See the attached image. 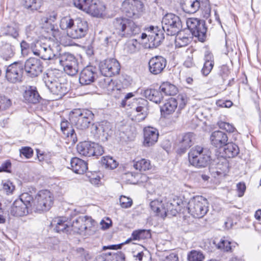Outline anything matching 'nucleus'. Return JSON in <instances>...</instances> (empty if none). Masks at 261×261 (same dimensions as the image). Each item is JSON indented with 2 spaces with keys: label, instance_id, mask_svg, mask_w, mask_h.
<instances>
[{
  "label": "nucleus",
  "instance_id": "obj_1",
  "mask_svg": "<svg viewBox=\"0 0 261 261\" xmlns=\"http://www.w3.org/2000/svg\"><path fill=\"white\" fill-rule=\"evenodd\" d=\"M180 202L181 201L179 199H173L171 202L168 201L166 203L163 202L162 200L156 199L150 202V206L156 215L164 218L168 214L176 216L180 211Z\"/></svg>",
  "mask_w": 261,
  "mask_h": 261
},
{
  "label": "nucleus",
  "instance_id": "obj_2",
  "mask_svg": "<svg viewBox=\"0 0 261 261\" xmlns=\"http://www.w3.org/2000/svg\"><path fill=\"white\" fill-rule=\"evenodd\" d=\"M93 117V113L88 109H75L69 114V120L76 129L84 130L90 126Z\"/></svg>",
  "mask_w": 261,
  "mask_h": 261
},
{
  "label": "nucleus",
  "instance_id": "obj_3",
  "mask_svg": "<svg viewBox=\"0 0 261 261\" xmlns=\"http://www.w3.org/2000/svg\"><path fill=\"white\" fill-rule=\"evenodd\" d=\"M188 158L190 164L198 168L206 167L211 161L209 151L200 146H196L190 150Z\"/></svg>",
  "mask_w": 261,
  "mask_h": 261
},
{
  "label": "nucleus",
  "instance_id": "obj_4",
  "mask_svg": "<svg viewBox=\"0 0 261 261\" xmlns=\"http://www.w3.org/2000/svg\"><path fill=\"white\" fill-rule=\"evenodd\" d=\"M56 54L57 56L54 60H58L67 74L73 76L77 73L79 64L76 58L73 55L66 52L58 53L57 48Z\"/></svg>",
  "mask_w": 261,
  "mask_h": 261
},
{
  "label": "nucleus",
  "instance_id": "obj_5",
  "mask_svg": "<svg viewBox=\"0 0 261 261\" xmlns=\"http://www.w3.org/2000/svg\"><path fill=\"white\" fill-rule=\"evenodd\" d=\"M208 203L206 199L202 196H196L191 198L188 204L189 213L194 218L203 217L208 211Z\"/></svg>",
  "mask_w": 261,
  "mask_h": 261
},
{
  "label": "nucleus",
  "instance_id": "obj_6",
  "mask_svg": "<svg viewBox=\"0 0 261 261\" xmlns=\"http://www.w3.org/2000/svg\"><path fill=\"white\" fill-rule=\"evenodd\" d=\"M162 29L169 36H173L179 32L182 28L180 18L173 13H168L163 18Z\"/></svg>",
  "mask_w": 261,
  "mask_h": 261
},
{
  "label": "nucleus",
  "instance_id": "obj_7",
  "mask_svg": "<svg viewBox=\"0 0 261 261\" xmlns=\"http://www.w3.org/2000/svg\"><path fill=\"white\" fill-rule=\"evenodd\" d=\"M186 23L188 30L193 36L201 42L205 40L207 28L204 20L196 18H189L187 19Z\"/></svg>",
  "mask_w": 261,
  "mask_h": 261
},
{
  "label": "nucleus",
  "instance_id": "obj_8",
  "mask_svg": "<svg viewBox=\"0 0 261 261\" xmlns=\"http://www.w3.org/2000/svg\"><path fill=\"white\" fill-rule=\"evenodd\" d=\"M34 55L39 56L41 59L46 60H51L56 59V50L54 46L47 44L45 40L37 41L34 47H32Z\"/></svg>",
  "mask_w": 261,
  "mask_h": 261
},
{
  "label": "nucleus",
  "instance_id": "obj_9",
  "mask_svg": "<svg viewBox=\"0 0 261 261\" xmlns=\"http://www.w3.org/2000/svg\"><path fill=\"white\" fill-rule=\"evenodd\" d=\"M53 194L47 190L40 191L35 197V210L37 211H47L54 204Z\"/></svg>",
  "mask_w": 261,
  "mask_h": 261
},
{
  "label": "nucleus",
  "instance_id": "obj_10",
  "mask_svg": "<svg viewBox=\"0 0 261 261\" xmlns=\"http://www.w3.org/2000/svg\"><path fill=\"white\" fill-rule=\"evenodd\" d=\"M76 149L81 155L88 157L100 156L104 152L102 146L98 143L89 141L79 143L77 145Z\"/></svg>",
  "mask_w": 261,
  "mask_h": 261
},
{
  "label": "nucleus",
  "instance_id": "obj_11",
  "mask_svg": "<svg viewBox=\"0 0 261 261\" xmlns=\"http://www.w3.org/2000/svg\"><path fill=\"white\" fill-rule=\"evenodd\" d=\"M5 67V77L9 83L15 84L21 81L23 71V63L14 62Z\"/></svg>",
  "mask_w": 261,
  "mask_h": 261
},
{
  "label": "nucleus",
  "instance_id": "obj_12",
  "mask_svg": "<svg viewBox=\"0 0 261 261\" xmlns=\"http://www.w3.org/2000/svg\"><path fill=\"white\" fill-rule=\"evenodd\" d=\"M121 9L127 17L136 19L141 15L143 4L139 0H125L122 4Z\"/></svg>",
  "mask_w": 261,
  "mask_h": 261
},
{
  "label": "nucleus",
  "instance_id": "obj_13",
  "mask_svg": "<svg viewBox=\"0 0 261 261\" xmlns=\"http://www.w3.org/2000/svg\"><path fill=\"white\" fill-rule=\"evenodd\" d=\"M94 221L88 216H81L70 222V233H77L86 235L87 231L93 225Z\"/></svg>",
  "mask_w": 261,
  "mask_h": 261
},
{
  "label": "nucleus",
  "instance_id": "obj_14",
  "mask_svg": "<svg viewBox=\"0 0 261 261\" xmlns=\"http://www.w3.org/2000/svg\"><path fill=\"white\" fill-rule=\"evenodd\" d=\"M210 140L213 145L216 147H219L220 152L222 154V157L226 159L227 151L228 149L227 134L222 131H215L212 133Z\"/></svg>",
  "mask_w": 261,
  "mask_h": 261
},
{
  "label": "nucleus",
  "instance_id": "obj_15",
  "mask_svg": "<svg viewBox=\"0 0 261 261\" xmlns=\"http://www.w3.org/2000/svg\"><path fill=\"white\" fill-rule=\"evenodd\" d=\"M99 68L103 76L111 77L119 73L120 65L116 59L110 58L101 61L99 64Z\"/></svg>",
  "mask_w": 261,
  "mask_h": 261
},
{
  "label": "nucleus",
  "instance_id": "obj_16",
  "mask_svg": "<svg viewBox=\"0 0 261 261\" xmlns=\"http://www.w3.org/2000/svg\"><path fill=\"white\" fill-rule=\"evenodd\" d=\"M43 66L41 60L36 58H30L23 64V69L31 77L38 76L42 71Z\"/></svg>",
  "mask_w": 261,
  "mask_h": 261
},
{
  "label": "nucleus",
  "instance_id": "obj_17",
  "mask_svg": "<svg viewBox=\"0 0 261 261\" xmlns=\"http://www.w3.org/2000/svg\"><path fill=\"white\" fill-rule=\"evenodd\" d=\"M88 30L87 22L81 19L75 20L71 29L69 30L68 36L73 39L81 38L85 36Z\"/></svg>",
  "mask_w": 261,
  "mask_h": 261
},
{
  "label": "nucleus",
  "instance_id": "obj_18",
  "mask_svg": "<svg viewBox=\"0 0 261 261\" xmlns=\"http://www.w3.org/2000/svg\"><path fill=\"white\" fill-rule=\"evenodd\" d=\"M167 65V60L161 56L152 57L148 62L149 72L153 75H158L163 72Z\"/></svg>",
  "mask_w": 261,
  "mask_h": 261
},
{
  "label": "nucleus",
  "instance_id": "obj_19",
  "mask_svg": "<svg viewBox=\"0 0 261 261\" xmlns=\"http://www.w3.org/2000/svg\"><path fill=\"white\" fill-rule=\"evenodd\" d=\"M97 75L95 66L89 65L83 69L79 75V82L81 85H89L94 82Z\"/></svg>",
  "mask_w": 261,
  "mask_h": 261
},
{
  "label": "nucleus",
  "instance_id": "obj_20",
  "mask_svg": "<svg viewBox=\"0 0 261 261\" xmlns=\"http://www.w3.org/2000/svg\"><path fill=\"white\" fill-rule=\"evenodd\" d=\"M146 31L148 33V41L151 47L159 46L164 39V34L158 27L151 25L146 29Z\"/></svg>",
  "mask_w": 261,
  "mask_h": 261
},
{
  "label": "nucleus",
  "instance_id": "obj_21",
  "mask_svg": "<svg viewBox=\"0 0 261 261\" xmlns=\"http://www.w3.org/2000/svg\"><path fill=\"white\" fill-rule=\"evenodd\" d=\"M195 135L193 133H187L181 135L178 139V148L177 152L183 154L194 144Z\"/></svg>",
  "mask_w": 261,
  "mask_h": 261
},
{
  "label": "nucleus",
  "instance_id": "obj_22",
  "mask_svg": "<svg viewBox=\"0 0 261 261\" xmlns=\"http://www.w3.org/2000/svg\"><path fill=\"white\" fill-rule=\"evenodd\" d=\"M159 138L158 130L152 127L144 128V141L143 145L144 147H150L155 144Z\"/></svg>",
  "mask_w": 261,
  "mask_h": 261
},
{
  "label": "nucleus",
  "instance_id": "obj_23",
  "mask_svg": "<svg viewBox=\"0 0 261 261\" xmlns=\"http://www.w3.org/2000/svg\"><path fill=\"white\" fill-rule=\"evenodd\" d=\"M29 209L19 199H16L9 208V213L14 217H22L29 214Z\"/></svg>",
  "mask_w": 261,
  "mask_h": 261
},
{
  "label": "nucleus",
  "instance_id": "obj_24",
  "mask_svg": "<svg viewBox=\"0 0 261 261\" xmlns=\"http://www.w3.org/2000/svg\"><path fill=\"white\" fill-rule=\"evenodd\" d=\"M106 7L99 0H91L86 12L96 17H102L105 15Z\"/></svg>",
  "mask_w": 261,
  "mask_h": 261
},
{
  "label": "nucleus",
  "instance_id": "obj_25",
  "mask_svg": "<svg viewBox=\"0 0 261 261\" xmlns=\"http://www.w3.org/2000/svg\"><path fill=\"white\" fill-rule=\"evenodd\" d=\"M140 32V26L130 18L126 24L121 38L130 37L139 34Z\"/></svg>",
  "mask_w": 261,
  "mask_h": 261
},
{
  "label": "nucleus",
  "instance_id": "obj_26",
  "mask_svg": "<svg viewBox=\"0 0 261 261\" xmlns=\"http://www.w3.org/2000/svg\"><path fill=\"white\" fill-rule=\"evenodd\" d=\"M23 98L25 102L33 104L39 102L41 99V97L36 88L33 86L26 87V89L23 93Z\"/></svg>",
  "mask_w": 261,
  "mask_h": 261
},
{
  "label": "nucleus",
  "instance_id": "obj_27",
  "mask_svg": "<svg viewBox=\"0 0 261 261\" xmlns=\"http://www.w3.org/2000/svg\"><path fill=\"white\" fill-rule=\"evenodd\" d=\"M71 169L75 173L83 174L88 170V164L84 160L76 157L70 160Z\"/></svg>",
  "mask_w": 261,
  "mask_h": 261
},
{
  "label": "nucleus",
  "instance_id": "obj_28",
  "mask_svg": "<svg viewBox=\"0 0 261 261\" xmlns=\"http://www.w3.org/2000/svg\"><path fill=\"white\" fill-rule=\"evenodd\" d=\"M128 19V18L124 16L115 18L112 24L114 33H115L118 36L121 37Z\"/></svg>",
  "mask_w": 261,
  "mask_h": 261
},
{
  "label": "nucleus",
  "instance_id": "obj_29",
  "mask_svg": "<svg viewBox=\"0 0 261 261\" xmlns=\"http://www.w3.org/2000/svg\"><path fill=\"white\" fill-rule=\"evenodd\" d=\"M181 7L185 13L193 14L199 10L200 4L198 0H182Z\"/></svg>",
  "mask_w": 261,
  "mask_h": 261
},
{
  "label": "nucleus",
  "instance_id": "obj_30",
  "mask_svg": "<svg viewBox=\"0 0 261 261\" xmlns=\"http://www.w3.org/2000/svg\"><path fill=\"white\" fill-rule=\"evenodd\" d=\"M141 93L146 98L155 103H160L163 96L160 91L154 89H147L142 90Z\"/></svg>",
  "mask_w": 261,
  "mask_h": 261
},
{
  "label": "nucleus",
  "instance_id": "obj_31",
  "mask_svg": "<svg viewBox=\"0 0 261 261\" xmlns=\"http://www.w3.org/2000/svg\"><path fill=\"white\" fill-rule=\"evenodd\" d=\"M60 127L61 130L65 137L71 138L74 142L77 141V137L75 133V130L68 120L65 119H62L60 123Z\"/></svg>",
  "mask_w": 261,
  "mask_h": 261
},
{
  "label": "nucleus",
  "instance_id": "obj_32",
  "mask_svg": "<svg viewBox=\"0 0 261 261\" xmlns=\"http://www.w3.org/2000/svg\"><path fill=\"white\" fill-rule=\"evenodd\" d=\"M48 89L53 94L57 96V98H62L68 91L67 84L61 83L60 81L58 82H55Z\"/></svg>",
  "mask_w": 261,
  "mask_h": 261
},
{
  "label": "nucleus",
  "instance_id": "obj_33",
  "mask_svg": "<svg viewBox=\"0 0 261 261\" xmlns=\"http://www.w3.org/2000/svg\"><path fill=\"white\" fill-rule=\"evenodd\" d=\"M175 44L176 47H181L187 46L191 41L190 35L186 33L185 31H179L176 34Z\"/></svg>",
  "mask_w": 261,
  "mask_h": 261
},
{
  "label": "nucleus",
  "instance_id": "obj_34",
  "mask_svg": "<svg viewBox=\"0 0 261 261\" xmlns=\"http://www.w3.org/2000/svg\"><path fill=\"white\" fill-rule=\"evenodd\" d=\"M51 225H55L54 230L57 232L70 233V222L64 221L60 218L54 220L51 223Z\"/></svg>",
  "mask_w": 261,
  "mask_h": 261
},
{
  "label": "nucleus",
  "instance_id": "obj_35",
  "mask_svg": "<svg viewBox=\"0 0 261 261\" xmlns=\"http://www.w3.org/2000/svg\"><path fill=\"white\" fill-rule=\"evenodd\" d=\"M14 54V47L10 43H5L0 47V57L4 60H9Z\"/></svg>",
  "mask_w": 261,
  "mask_h": 261
},
{
  "label": "nucleus",
  "instance_id": "obj_36",
  "mask_svg": "<svg viewBox=\"0 0 261 261\" xmlns=\"http://www.w3.org/2000/svg\"><path fill=\"white\" fill-rule=\"evenodd\" d=\"M177 109V103L173 97L167 99L166 102L161 107L162 115H167L173 113Z\"/></svg>",
  "mask_w": 261,
  "mask_h": 261
},
{
  "label": "nucleus",
  "instance_id": "obj_37",
  "mask_svg": "<svg viewBox=\"0 0 261 261\" xmlns=\"http://www.w3.org/2000/svg\"><path fill=\"white\" fill-rule=\"evenodd\" d=\"M159 89L161 92L165 95H174L178 92L177 87L168 82L163 83Z\"/></svg>",
  "mask_w": 261,
  "mask_h": 261
},
{
  "label": "nucleus",
  "instance_id": "obj_38",
  "mask_svg": "<svg viewBox=\"0 0 261 261\" xmlns=\"http://www.w3.org/2000/svg\"><path fill=\"white\" fill-rule=\"evenodd\" d=\"M1 31L3 35L10 36L14 38H16L19 35L18 28L15 24H11L4 27Z\"/></svg>",
  "mask_w": 261,
  "mask_h": 261
},
{
  "label": "nucleus",
  "instance_id": "obj_39",
  "mask_svg": "<svg viewBox=\"0 0 261 261\" xmlns=\"http://www.w3.org/2000/svg\"><path fill=\"white\" fill-rule=\"evenodd\" d=\"M133 240H145L151 237L150 230L138 229L134 230L132 233Z\"/></svg>",
  "mask_w": 261,
  "mask_h": 261
},
{
  "label": "nucleus",
  "instance_id": "obj_40",
  "mask_svg": "<svg viewBox=\"0 0 261 261\" xmlns=\"http://www.w3.org/2000/svg\"><path fill=\"white\" fill-rule=\"evenodd\" d=\"M23 6L27 9L37 11L40 9L43 0H22Z\"/></svg>",
  "mask_w": 261,
  "mask_h": 261
},
{
  "label": "nucleus",
  "instance_id": "obj_41",
  "mask_svg": "<svg viewBox=\"0 0 261 261\" xmlns=\"http://www.w3.org/2000/svg\"><path fill=\"white\" fill-rule=\"evenodd\" d=\"M18 199L21 200L29 210L30 207L35 209V198L30 193L26 192L21 194Z\"/></svg>",
  "mask_w": 261,
  "mask_h": 261
},
{
  "label": "nucleus",
  "instance_id": "obj_42",
  "mask_svg": "<svg viewBox=\"0 0 261 261\" xmlns=\"http://www.w3.org/2000/svg\"><path fill=\"white\" fill-rule=\"evenodd\" d=\"M140 249L133 252V257L136 260L145 261L148 259L149 254L148 250L144 247L140 246Z\"/></svg>",
  "mask_w": 261,
  "mask_h": 261
},
{
  "label": "nucleus",
  "instance_id": "obj_43",
  "mask_svg": "<svg viewBox=\"0 0 261 261\" xmlns=\"http://www.w3.org/2000/svg\"><path fill=\"white\" fill-rule=\"evenodd\" d=\"M93 127L95 130L96 133L99 136L107 137L109 127L107 125V122H102L98 124H94Z\"/></svg>",
  "mask_w": 261,
  "mask_h": 261
},
{
  "label": "nucleus",
  "instance_id": "obj_44",
  "mask_svg": "<svg viewBox=\"0 0 261 261\" xmlns=\"http://www.w3.org/2000/svg\"><path fill=\"white\" fill-rule=\"evenodd\" d=\"M75 21L70 16L63 17L60 23V27L63 30H66L67 34L69 35V30L71 29Z\"/></svg>",
  "mask_w": 261,
  "mask_h": 261
},
{
  "label": "nucleus",
  "instance_id": "obj_45",
  "mask_svg": "<svg viewBox=\"0 0 261 261\" xmlns=\"http://www.w3.org/2000/svg\"><path fill=\"white\" fill-rule=\"evenodd\" d=\"M101 165L105 168L114 169L118 166V163L112 156H103L101 159Z\"/></svg>",
  "mask_w": 261,
  "mask_h": 261
},
{
  "label": "nucleus",
  "instance_id": "obj_46",
  "mask_svg": "<svg viewBox=\"0 0 261 261\" xmlns=\"http://www.w3.org/2000/svg\"><path fill=\"white\" fill-rule=\"evenodd\" d=\"M134 167L136 170L140 171H145L151 169V164L149 160L142 159L134 164Z\"/></svg>",
  "mask_w": 261,
  "mask_h": 261
},
{
  "label": "nucleus",
  "instance_id": "obj_47",
  "mask_svg": "<svg viewBox=\"0 0 261 261\" xmlns=\"http://www.w3.org/2000/svg\"><path fill=\"white\" fill-rule=\"evenodd\" d=\"M205 256L201 251L192 250L187 255L188 261H203Z\"/></svg>",
  "mask_w": 261,
  "mask_h": 261
},
{
  "label": "nucleus",
  "instance_id": "obj_48",
  "mask_svg": "<svg viewBox=\"0 0 261 261\" xmlns=\"http://www.w3.org/2000/svg\"><path fill=\"white\" fill-rule=\"evenodd\" d=\"M43 80L46 86L49 88L52 86L55 82L59 81L58 77L55 76L53 71H48L43 77Z\"/></svg>",
  "mask_w": 261,
  "mask_h": 261
},
{
  "label": "nucleus",
  "instance_id": "obj_49",
  "mask_svg": "<svg viewBox=\"0 0 261 261\" xmlns=\"http://www.w3.org/2000/svg\"><path fill=\"white\" fill-rule=\"evenodd\" d=\"M177 103L178 111L182 110L188 102V97L185 93L178 94L176 97H173Z\"/></svg>",
  "mask_w": 261,
  "mask_h": 261
},
{
  "label": "nucleus",
  "instance_id": "obj_50",
  "mask_svg": "<svg viewBox=\"0 0 261 261\" xmlns=\"http://www.w3.org/2000/svg\"><path fill=\"white\" fill-rule=\"evenodd\" d=\"M213 243L218 249L223 251H228V241L225 237L221 238L219 241L217 239L214 240Z\"/></svg>",
  "mask_w": 261,
  "mask_h": 261
},
{
  "label": "nucleus",
  "instance_id": "obj_51",
  "mask_svg": "<svg viewBox=\"0 0 261 261\" xmlns=\"http://www.w3.org/2000/svg\"><path fill=\"white\" fill-rule=\"evenodd\" d=\"M75 254L77 257L82 261H88L92 258V255L89 252L83 248H77L75 250Z\"/></svg>",
  "mask_w": 261,
  "mask_h": 261
},
{
  "label": "nucleus",
  "instance_id": "obj_52",
  "mask_svg": "<svg viewBox=\"0 0 261 261\" xmlns=\"http://www.w3.org/2000/svg\"><path fill=\"white\" fill-rule=\"evenodd\" d=\"M75 7L80 10L86 11L91 0H72Z\"/></svg>",
  "mask_w": 261,
  "mask_h": 261
},
{
  "label": "nucleus",
  "instance_id": "obj_53",
  "mask_svg": "<svg viewBox=\"0 0 261 261\" xmlns=\"http://www.w3.org/2000/svg\"><path fill=\"white\" fill-rule=\"evenodd\" d=\"M120 205L123 208H128L130 207L132 204V200L125 196H121L119 199Z\"/></svg>",
  "mask_w": 261,
  "mask_h": 261
},
{
  "label": "nucleus",
  "instance_id": "obj_54",
  "mask_svg": "<svg viewBox=\"0 0 261 261\" xmlns=\"http://www.w3.org/2000/svg\"><path fill=\"white\" fill-rule=\"evenodd\" d=\"M20 154H22L27 159H30L33 155V150L30 147H22L20 149Z\"/></svg>",
  "mask_w": 261,
  "mask_h": 261
},
{
  "label": "nucleus",
  "instance_id": "obj_55",
  "mask_svg": "<svg viewBox=\"0 0 261 261\" xmlns=\"http://www.w3.org/2000/svg\"><path fill=\"white\" fill-rule=\"evenodd\" d=\"M240 150L238 145L233 143L232 141L229 142V154H231V157L233 158L237 156L239 153ZM230 155H229V158Z\"/></svg>",
  "mask_w": 261,
  "mask_h": 261
},
{
  "label": "nucleus",
  "instance_id": "obj_56",
  "mask_svg": "<svg viewBox=\"0 0 261 261\" xmlns=\"http://www.w3.org/2000/svg\"><path fill=\"white\" fill-rule=\"evenodd\" d=\"M214 64L212 62H205L201 72L204 75H208L213 68Z\"/></svg>",
  "mask_w": 261,
  "mask_h": 261
},
{
  "label": "nucleus",
  "instance_id": "obj_57",
  "mask_svg": "<svg viewBox=\"0 0 261 261\" xmlns=\"http://www.w3.org/2000/svg\"><path fill=\"white\" fill-rule=\"evenodd\" d=\"M219 74L223 80H226L228 77V66L226 65H223L220 67Z\"/></svg>",
  "mask_w": 261,
  "mask_h": 261
},
{
  "label": "nucleus",
  "instance_id": "obj_58",
  "mask_svg": "<svg viewBox=\"0 0 261 261\" xmlns=\"http://www.w3.org/2000/svg\"><path fill=\"white\" fill-rule=\"evenodd\" d=\"M11 167V163L10 160L5 161L0 166V172H10V168Z\"/></svg>",
  "mask_w": 261,
  "mask_h": 261
},
{
  "label": "nucleus",
  "instance_id": "obj_59",
  "mask_svg": "<svg viewBox=\"0 0 261 261\" xmlns=\"http://www.w3.org/2000/svg\"><path fill=\"white\" fill-rule=\"evenodd\" d=\"M20 47L22 55L23 56L28 55L30 44L25 41L23 40L20 43Z\"/></svg>",
  "mask_w": 261,
  "mask_h": 261
},
{
  "label": "nucleus",
  "instance_id": "obj_60",
  "mask_svg": "<svg viewBox=\"0 0 261 261\" xmlns=\"http://www.w3.org/2000/svg\"><path fill=\"white\" fill-rule=\"evenodd\" d=\"M237 190L238 193V196L241 197L244 195L246 190V185L244 183L239 182L237 185Z\"/></svg>",
  "mask_w": 261,
  "mask_h": 261
},
{
  "label": "nucleus",
  "instance_id": "obj_61",
  "mask_svg": "<svg viewBox=\"0 0 261 261\" xmlns=\"http://www.w3.org/2000/svg\"><path fill=\"white\" fill-rule=\"evenodd\" d=\"M3 190L7 194H9L12 193L14 187L12 186L11 183L5 182L3 185Z\"/></svg>",
  "mask_w": 261,
  "mask_h": 261
},
{
  "label": "nucleus",
  "instance_id": "obj_62",
  "mask_svg": "<svg viewBox=\"0 0 261 261\" xmlns=\"http://www.w3.org/2000/svg\"><path fill=\"white\" fill-rule=\"evenodd\" d=\"M162 261H179L178 254L175 253H171L166 256Z\"/></svg>",
  "mask_w": 261,
  "mask_h": 261
},
{
  "label": "nucleus",
  "instance_id": "obj_63",
  "mask_svg": "<svg viewBox=\"0 0 261 261\" xmlns=\"http://www.w3.org/2000/svg\"><path fill=\"white\" fill-rule=\"evenodd\" d=\"M35 25L34 24H29L25 28V34L28 37H31L34 32Z\"/></svg>",
  "mask_w": 261,
  "mask_h": 261
},
{
  "label": "nucleus",
  "instance_id": "obj_64",
  "mask_svg": "<svg viewBox=\"0 0 261 261\" xmlns=\"http://www.w3.org/2000/svg\"><path fill=\"white\" fill-rule=\"evenodd\" d=\"M204 60L205 62H212L214 63L213 54L209 51H205Z\"/></svg>",
  "mask_w": 261,
  "mask_h": 261
}]
</instances>
